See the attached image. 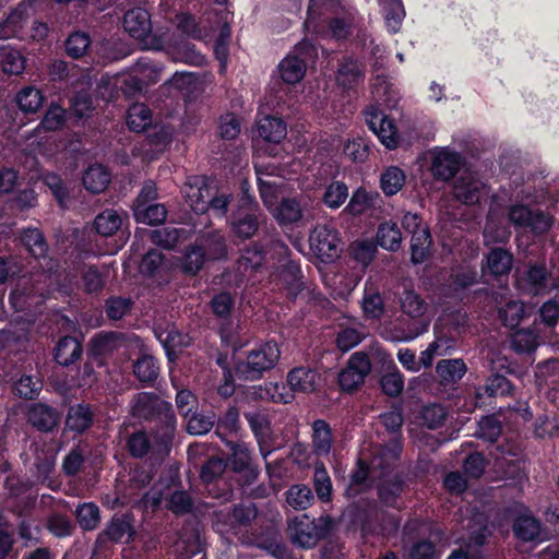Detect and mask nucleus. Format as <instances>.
<instances>
[{"label": "nucleus", "mask_w": 559, "mask_h": 559, "mask_svg": "<svg viewBox=\"0 0 559 559\" xmlns=\"http://www.w3.org/2000/svg\"><path fill=\"white\" fill-rule=\"evenodd\" d=\"M126 32L136 39L145 49L159 50L167 47V37L157 36L151 31L150 13L145 9H131L124 14Z\"/></svg>", "instance_id": "nucleus-3"}, {"label": "nucleus", "mask_w": 559, "mask_h": 559, "mask_svg": "<svg viewBox=\"0 0 559 559\" xmlns=\"http://www.w3.org/2000/svg\"><path fill=\"white\" fill-rule=\"evenodd\" d=\"M278 289L285 288L290 297H296L302 290V282L300 281V269L287 262L282 270L273 276L272 280Z\"/></svg>", "instance_id": "nucleus-15"}, {"label": "nucleus", "mask_w": 559, "mask_h": 559, "mask_svg": "<svg viewBox=\"0 0 559 559\" xmlns=\"http://www.w3.org/2000/svg\"><path fill=\"white\" fill-rule=\"evenodd\" d=\"M246 418L260 445L263 457L271 453V442L275 435L271 416L264 412L247 413Z\"/></svg>", "instance_id": "nucleus-9"}, {"label": "nucleus", "mask_w": 559, "mask_h": 559, "mask_svg": "<svg viewBox=\"0 0 559 559\" xmlns=\"http://www.w3.org/2000/svg\"><path fill=\"white\" fill-rule=\"evenodd\" d=\"M270 213L278 224L285 225L300 221L304 210L298 199H282Z\"/></svg>", "instance_id": "nucleus-17"}, {"label": "nucleus", "mask_w": 559, "mask_h": 559, "mask_svg": "<svg viewBox=\"0 0 559 559\" xmlns=\"http://www.w3.org/2000/svg\"><path fill=\"white\" fill-rule=\"evenodd\" d=\"M64 110L59 106H51L41 122L39 131H57L64 124Z\"/></svg>", "instance_id": "nucleus-59"}, {"label": "nucleus", "mask_w": 559, "mask_h": 559, "mask_svg": "<svg viewBox=\"0 0 559 559\" xmlns=\"http://www.w3.org/2000/svg\"><path fill=\"white\" fill-rule=\"evenodd\" d=\"M122 225L121 215L115 210L103 211L94 219V228L97 234L105 237L115 235Z\"/></svg>", "instance_id": "nucleus-30"}, {"label": "nucleus", "mask_w": 559, "mask_h": 559, "mask_svg": "<svg viewBox=\"0 0 559 559\" xmlns=\"http://www.w3.org/2000/svg\"><path fill=\"white\" fill-rule=\"evenodd\" d=\"M287 385L295 392L308 394L314 392L320 382V376L316 370L307 367H297L287 373Z\"/></svg>", "instance_id": "nucleus-12"}, {"label": "nucleus", "mask_w": 559, "mask_h": 559, "mask_svg": "<svg viewBox=\"0 0 559 559\" xmlns=\"http://www.w3.org/2000/svg\"><path fill=\"white\" fill-rule=\"evenodd\" d=\"M16 103L23 112H36L43 106L44 96L37 88L27 86L17 93Z\"/></svg>", "instance_id": "nucleus-34"}, {"label": "nucleus", "mask_w": 559, "mask_h": 559, "mask_svg": "<svg viewBox=\"0 0 559 559\" xmlns=\"http://www.w3.org/2000/svg\"><path fill=\"white\" fill-rule=\"evenodd\" d=\"M348 195V190L345 183L341 181H333L328 186L323 194V202L330 209L340 207Z\"/></svg>", "instance_id": "nucleus-48"}, {"label": "nucleus", "mask_w": 559, "mask_h": 559, "mask_svg": "<svg viewBox=\"0 0 559 559\" xmlns=\"http://www.w3.org/2000/svg\"><path fill=\"white\" fill-rule=\"evenodd\" d=\"M378 252L377 246L367 239L355 240L349 245L348 253L362 267L369 265Z\"/></svg>", "instance_id": "nucleus-29"}, {"label": "nucleus", "mask_w": 559, "mask_h": 559, "mask_svg": "<svg viewBox=\"0 0 559 559\" xmlns=\"http://www.w3.org/2000/svg\"><path fill=\"white\" fill-rule=\"evenodd\" d=\"M314 498L311 489L305 485L292 486L286 492V501L295 510L308 509Z\"/></svg>", "instance_id": "nucleus-35"}, {"label": "nucleus", "mask_w": 559, "mask_h": 559, "mask_svg": "<svg viewBox=\"0 0 559 559\" xmlns=\"http://www.w3.org/2000/svg\"><path fill=\"white\" fill-rule=\"evenodd\" d=\"M401 452V447L394 442L393 447L376 454L371 460V467L364 465V460L358 461L357 469L350 476V488L360 486L369 475L385 477L380 485V497L386 504H393L395 497L402 491V483L394 475L390 477V467L394 464Z\"/></svg>", "instance_id": "nucleus-1"}, {"label": "nucleus", "mask_w": 559, "mask_h": 559, "mask_svg": "<svg viewBox=\"0 0 559 559\" xmlns=\"http://www.w3.org/2000/svg\"><path fill=\"white\" fill-rule=\"evenodd\" d=\"M90 45V38L84 33H73L67 40V51L74 58L82 57Z\"/></svg>", "instance_id": "nucleus-60"}, {"label": "nucleus", "mask_w": 559, "mask_h": 559, "mask_svg": "<svg viewBox=\"0 0 559 559\" xmlns=\"http://www.w3.org/2000/svg\"><path fill=\"white\" fill-rule=\"evenodd\" d=\"M78 523L84 530H93L97 526L99 521L98 508L93 503H83L78 507L76 511Z\"/></svg>", "instance_id": "nucleus-50"}, {"label": "nucleus", "mask_w": 559, "mask_h": 559, "mask_svg": "<svg viewBox=\"0 0 559 559\" xmlns=\"http://www.w3.org/2000/svg\"><path fill=\"white\" fill-rule=\"evenodd\" d=\"M27 17V7L20 4L9 14L5 21L0 24V38L21 37Z\"/></svg>", "instance_id": "nucleus-21"}, {"label": "nucleus", "mask_w": 559, "mask_h": 559, "mask_svg": "<svg viewBox=\"0 0 559 559\" xmlns=\"http://www.w3.org/2000/svg\"><path fill=\"white\" fill-rule=\"evenodd\" d=\"M81 356V345L76 338L71 336L62 337L57 346L55 357L59 365L69 366Z\"/></svg>", "instance_id": "nucleus-27"}, {"label": "nucleus", "mask_w": 559, "mask_h": 559, "mask_svg": "<svg viewBox=\"0 0 559 559\" xmlns=\"http://www.w3.org/2000/svg\"><path fill=\"white\" fill-rule=\"evenodd\" d=\"M365 121L370 130L378 135L380 141L388 148H395L399 144L397 130L393 121L377 108H369L365 111Z\"/></svg>", "instance_id": "nucleus-6"}, {"label": "nucleus", "mask_w": 559, "mask_h": 559, "mask_svg": "<svg viewBox=\"0 0 559 559\" xmlns=\"http://www.w3.org/2000/svg\"><path fill=\"white\" fill-rule=\"evenodd\" d=\"M344 154L354 162H364L369 155V146L361 138H355L345 144Z\"/></svg>", "instance_id": "nucleus-57"}, {"label": "nucleus", "mask_w": 559, "mask_h": 559, "mask_svg": "<svg viewBox=\"0 0 559 559\" xmlns=\"http://www.w3.org/2000/svg\"><path fill=\"white\" fill-rule=\"evenodd\" d=\"M366 333L357 328H342L336 334V345L342 352H347L359 344Z\"/></svg>", "instance_id": "nucleus-49"}, {"label": "nucleus", "mask_w": 559, "mask_h": 559, "mask_svg": "<svg viewBox=\"0 0 559 559\" xmlns=\"http://www.w3.org/2000/svg\"><path fill=\"white\" fill-rule=\"evenodd\" d=\"M554 223L552 214L538 207L526 206V230L533 235H543L549 230Z\"/></svg>", "instance_id": "nucleus-24"}, {"label": "nucleus", "mask_w": 559, "mask_h": 559, "mask_svg": "<svg viewBox=\"0 0 559 559\" xmlns=\"http://www.w3.org/2000/svg\"><path fill=\"white\" fill-rule=\"evenodd\" d=\"M558 287V282L545 266L534 265L526 272V293L544 295Z\"/></svg>", "instance_id": "nucleus-14"}, {"label": "nucleus", "mask_w": 559, "mask_h": 559, "mask_svg": "<svg viewBox=\"0 0 559 559\" xmlns=\"http://www.w3.org/2000/svg\"><path fill=\"white\" fill-rule=\"evenodd\" d=\"M0 66L5 73L20 74L24 71L25 60L19 51L0 47Z\"/></svg>", "instance_id": "nucleus-41"}, {"label": "nucleus", "mask_w": 559, "mask_h": 559, "mask_svg": "<svg viewBox=\"0 0 559 559\" xmlns=\"http://www.w3.org/2000/svg\"><path fill=\"white\" fill-rule=\"evenodd\" d=\"M28 420L37 429L49 431L58 423V413L46 404H33L27 414Z\"/></svg>", "instance_id": "nucleus-19"}, {"label": "nucleus", "mask_w": 559, "mask_h": 559, "mask_svg": "<svg viewBox=\"0 0 559 559\" xmlns=\"http://www.w3.org/2000/svg\"><path fill=\"white\" fill-rule=\"evenodd\" d=\"M310 248L322 261H334L341 253V238L336 229L328 225H318L310 235Z\"/></svg>", "instance_id": "nucleus-4"}, {"label": "nucleus", "mask_w": 559, "mask_h": 559, "mask_svg": "<svg viewBox=\"0 0 559 559\" xmlns=\"http://www.w3.org/2000/svg\"><path fill=\"white\" fill-rule=\"evenodd\" d=\"M134 374L141 382H151L157 376V367L151 356H142L134 364Z\"/></svg>", "instance_id": "nucleus-53"}, {"label": "nucleus", "mask_w": 559, "mask_h": 559, "mask_svg": "<svg viewBox=\"0 0 559 559\" xmlns=\"http://www.w3.org/2000/svg\"><path fill=\"white\" fill-rule=\"evenodd\" d=\"M431 247V236L427 227L413 230L411 239V257L413 263H421L429 254Z\"/></svg>", "instance_id": "nucleus-25"}, {"label": "nucleus", "mask_w": 559, "mask_h": 559, "mask_svg": "<svg viewBox=\"0 0 559 559\" xmlns=\"http://www.w3.org/2000/svg\"><path fill=\"white\" fill-rule=\"evenodd\" d=\"M383 299L379 293H367L362 298V312L365 318L379 319L383 314Z\"/></svg>", "instance_id": "nucleus-54"}, {"label": "nucleus", "mask_w": 559, "mask_h": 559, "mask_svg": "<svg viewBox=\"0 0 559 559\" xmlns=\"http://www.w3.org/2000/svg\"><path fill=\"white\" fill-rule=\"evenodd\" d=\"M152 243L170 249L176 246L179 240V231L176 228H162L150 231Z\"/></svg>", "instance_id": "nucleus-55"}, {"label": "nucleus", "mask_w": 559, "mask_h": 559, "mask_svg": "<svg viewBox=\"0 0 559 559\" xmlns=\"http://www.w3.org/2000/svg\"><path fill=\"white\" fill-rule=\"evenodd\" d=\"M230 203V194L224 191H217L213 187L211 198L209 199V207L216 217H224L227 212V205Z\"/></svg>", "instance_id": "nucleus-56"}, {"label": "nucleus", "mask_w": 559, "mask_h": 559, "mask_svg": "<svg viewBox=\"0 0 559 559\" xmlns=\"http://www.w3.org/2000/svg\"><path fill=\"white\" fill-rule=\"evenodd\" d=\"M204 257L209 260H221L226 255L225 240L218 233L210 234L201 247Z\"/></svg>", "instance_id": "nucleus-46"}, {"label": "nucleus", "mask_w": 559, "mask_h": 559, "mask_svg": "<svg viewBox=\"0 0 559 559\" xmlns=\"http://www.w3.org/2000/svg\"><path fill=\"white\" fill-rule=\"evenodd\" d=\"M213 187L212 183L202 177L189 179L183 188L186 201L195 212H205L209 207V199L212 195Z\"/></svg>", "instance_id": "nucleus-10"}, {"label": "nucleus", "mask_w": 559, "mask_h": 559, "mask_svg": "<svg viewBox=\"0 0 559 559\" xmlns=\"http://www.w3.org/2000/svg\"><path fill=\"white\" fill-rule=\"evenodd\" d=\"M362 78L364 70H361V64L356 61L345 60L338 68L337 82L344 87H350Z\"/></svg>", "instance_id": "nucleus-42"}, {"label": "nucleus", "mask_w": 559, "mask_h": 559, "mask_svg": "<svg viewBox=\"0 0 559 559\" xmlns=\"http://www.w3.org/2000/svg\"><path fill=\"white\" fill-rule=\"evenodd\" d=\"M133 213L136 222L147 225L160 224L167 217V209L159 203L134 204Z\"/></svg>", "instance_id": "nucleus-23"}, {"label": "nucleus", "mask_w": 559, "mask_h": 559, "mask_svg": "<svg viewBox=\"0 0 559 559\" xmlns=\"http://www.w3.org/2000/svg\"><path fill=\"white\" fill-rule=\"evenodd\" d=\"M332 447L331 430L323 420L313 424V448L318 455H329Z\"/></svg>", "instance_id": "nucleus-40"}, {"label": "nucleus", "mask_w": 559, "mask_h": 559, "mask_svg": "<svg viewBox=\"0 0 559 559\" xmlns=\"http://www.w3.org/2000/svg\"><path fill=\"white\" fill-rule=\"evenodd\" d=\"M404 183L405 174L401 168L396 166L388 167L380 178L381 189L386 195L397 194L404 187Z\"/></svg>", "instance_id": "nucleus-31"}, {"label": "nucleus", "mask_w": 559, "mask_h": 559, "mask_svg": "<svg viewBox=\"0 0 559 559\" xmlns=\"http://www.w3.org/2000/svg\"><path fill=\"white\" fill-rule=\"evenodd\" d=\"M151 111L144 104H134L129 108L127 122L132 131H144L151 124Z\"/></svg>", "instance_id": "nucleus-39"}, {"label": "nucleus", "mask_w": 559, "mask_h": 559, "mask_svg": "<svg viewBox=\"0 0 559 559\" xmlns=\"http://www.w3.org/2000/svg\"><path fill=\"white\" fill-rule=\"evenodd\" d=\"M157 338L163 344L164 348H166V354H168V359L170 360H174L173 356L177 347H183L189 344L187 337L174 330V328L166 332L157 333Z\"/></svg>", "instance_id": "nucleus-47"}, {"label": "nucleus", "mask_w": 559, "mask_h": 559, "mask_svg": "<svg viewBox=\"0 0 559 559\" xmlns=\"http://www.w3.org/2000/svg\"><path fill=\"white\" fill-rule=\"evenodd\" d=\"M22 242L35 258H43L47 252V247L41 233L38 229H26L22 234Z\"/></svg>", "instance_id": "nucleus-45"}, {"label": "nucleus", "mask_w": 559, "mask_h": 559, "mask_svg": "<svg viewBox=\"0 0 559 559\" xmlns=\"http://www.w3.org/2000/svg\"><path fill=\"white\" fill-rule=\"evenodd\" d=\"M258 133L267 142L280 143L286 136V124L280 118L264 117L259 121Z\"/></svg>", "instance_id": "nucleus-22"}, {"label": "nucleus", "mask_w": 559, "mask_h": 559, "mask_svg": "<svg viewBox=\"0 0 559 559\" xmlns=\"http://www.w3.org/2000/svg\"><path fill=\"white\" fill-rule=\"evenodd\" d=\"M292 539L305 548L317 543L318 532L314 523L307 516L295 518L288 524Z\"/></svg>", "instance_id": "nucleus-13"}, {"label": "nucleus", "mask_w": 559, "mask_h": 559, "mask_svg": "<svg viewBox=\"0 0 559 559\" xmlns=\"http://www.w3.org/2000/svg\"><path fill=\"white\" fill-rule=\"evenodd\" d=\"M14 390L16 394L22 397L33 399L38 394V390H40V382L32 377L25 376L15 383Z\"/></svg>", "instance_id": "nucleus-63"}, {"label": "nucleus", "mask_w": 559, "mask_h": 559, "mask_svg": "<svg viewBox=\"0 0 559 559\" xmlns=\"http://www.w3.org/2000/svg\"><path fill=\"white\" fill-rule=\"evenodd\" d=\"M313 483L318 498L323 502H329L332 496V481L322 463L316 465Z\"/></svg>", "instance_id": "nucleus-44"}, {"label": "nucleus", "mask_w": 559, "mask_h": 559, "mask_svg": "<svg viewBox=\"0 0 559 559\" xmlns=\"http://www.w3.org/2000/svg\"><path fill=\"white\" fill-rule=\"evenodd\" d=\"M388 29L391 33L400 31L405 11L401 0H380Z\"/></svg>", "instance_id": "nucleus-32"}, {"label": "nucleus", "mask_w": 559, "mask_h": 559, "mask_svg": "<svg viewBox=\"0 0 559 559\" xmlns=\"http://www.w3.org/2000/svg\"><path fill=\"white\" fill-rule=\"evenodd\" d=\"M106 534L115 542H128L131 536V526L127 520H112Z\"/></svg>", "instance_id": "nucleus-61"}, {"label": "nucleus", "mask_w": 559, "mask_h": 559, "mask_svg": "<svg viewBox=\"0 0 559 559\" xmlns=\"http://www.w3.org/2000/svg\"><path fill=\"white\" fill-rule=\"evenodd\" d=\"M401 309L412 319L424 317L427 304L413 290H407L401 297Z\"/></svg>", "instance_id": "nucleus-43"}, {"label": "nucleus", "mask_w": 559, "mask_h": 559, "mask_svg": "<svg viewBox=\"0 0 559 559\" xmlns=\"http://www.w3.org/2000/svg\"><path fill=\"white\" fill-rule=\"evenodd\" d=\"M92 423V413L85 405H75L70 407L67 416V427L70 430L82 432L90 427Z\"/></svg>", "instance_id": "nucleus-37"}, {"label": "nucleus", "mask_w": 559, "mask_h": 559, "mask_svg": "<svg viewBox=\"0 0 559 559\" xmlns=\"http://www.w3.org/2000/svg\"><path fill=\"white\" fill-rule=\"evenodd\" d=\"M510 236L509 230L499 225L492 217H489L484 228V242L485 245H493L504 242Z\"/></svg>", "instance_id": "nucleus-52"}, {"label": "nucleus", "mask_w": 559, "mask_h": 559, "mask_svg": "<svg viewBox=\"0 0 559 559\" xmlns=\"http://www.w3.org/2000/svg\"><path fill=\"white\" fill-rule=\"evenodd\" d=\"M381 384L384 393L391 396L399 395L404 388L403 377L396 369L383 376Z\"/></svg>", "instance_id": "nucleus-62"}, {"label": "nucleus", "mask_w": 559, "mask_h": 559, "mask_svg": "<svg viewBox=\"0 0 559 559\" xmlns=\"http://www.w3.org/2000/svg\"><path fill=\"white\" fill-rule=\"evenodd\" d=\"M437 372L444 382H456L466 372V366L461 359H443L437 365Z\"/></svg>", "instance_id": "nucleus-38"}, {"label": "nucleus", "mask_w": 559, "mask_h": 559, "mask_svg": "<svg viewBox=\"0 0 559 559\" xmlns=\"http://www.w3.org/2000/svg\"><path fill=\"white\" fill-rule=\"evenodd\" d=\"M453 193L460 202L475 204L486 194V188L472 174H464L455 180Z\"/></svg>", "instance_id": "nucleus-11"}, {"label": "nucleus", "mask_w": 559, "mask_h": 559, "mask_svg": "<svg viewBox=\"0 0 559 559\" xmlns=\"http://www.w3.org/2000/svg\"><path fill=\"white\" fill-rule=\"evenodd\" d=\"M501 319L504 326L510 331H514V335H520L522 332V321L524 317V304L512 301L509 302L501 311Z\"/></svg>", "instance_id": "nucleus-33"}, {"label": "nucleus", "mask_w": 559, "mask_h": 559, "mask_svg": "<svg viewBox=\"0 0 559 559\" xmlns=\"http://www.w3.org/2000/svg\"><path fill=\"white\" fill-rule=\"evenodd\" d=\"M257 174L262 202L265 207L271 211L280 202L278 198L282 194V182L263 179L260 167H257Z\"/></svg>", "instance_id": "nucleus-28"}, {"label": "nucleus", "mask_w": 559, "mask_h": 559, "mask_svg": "<svg viewBox=\"0 0 559 559\" xmlns=\"http://www.w3.org/2000/svg\"><path fill=\"white\" fill-rule=\"evenodd\" d=\"M382 202L377 191L358 188L350 195L345 211L353 216L373 215L381 209Z\"/></svg>", "instance_id": "nucleus-8"}, {"label": "nucleus", "mask_w": 559, "mask_h": 559, "mask_svg": "<svg viewBox=\"0 0 559 559\" xmlns=\"http://www.w3.org/2000/svg\"><path fill=\"white\" fill-rule=\"evenodd\" d=\"M111 180L110 173L102 165L90 166L82 178L84 188L91 193H102L109 186Z\"/></svg>", "instance_id": "nucleus-18"}, {"label": "nucleus", "mask_w": 559, "mask_h": 559, "mask_svg": "<svg viewBox=\"0 0 559 559\" xmlns=\"http://www.w3.org/2000/svg\"><path fill=\"white\" fill-rule=\"evenodd\" d=\"M187 417V429L189 433L201 436L207 433L214 425L213 415L189 414Z\"/></svg>", "instance_id": "nucleus-51"}, {"label": "nucleus", "mask_w": 559, "mask_h": 559, "mask_svg": "<svg viewBox=\"0 0 559 559\" xmlns=\"http://www.w3.org/2000/svg\"><path fill=\"white\" fill-rule=\"evenodd\" d=\"M377 240L381 248L388 251H397L402 243V233L394 222L382 223L377 233Z\"/></svg>", "instance_id": "nucleus-26"}, {"label": "nucleus", "mask_w": 559, "mask_h": 559, "mask_svg": "<svg viewBox=\"0 0 559 559\" xmlns=\"http://www.w3.org/2000/svg\"><path fill=\"white\" fill-rule=\"evenodd\" d=\"M231 229L240 238H250L258 229V221L252 214H246L245 217L231 222Z\"/></svg>", "instance_id": "nucleus-58"}, {"label": "nucleus", "mask_w": 559, "mask_h": 559, "mask_svg": "<svg viewBox=\"0 0 559 559\" xmlns=\"http://www.w3.org/2000/svg\"><path fill=\"white\" fill-rule=\"evenodd\" d=\"M259 396L262 400H270L275 403H289L294 399L292 389L282 383L267 382L260 386Z\"/></svg>", "instance_id": "nucleus-36"}, {"label": "nucleus", "mask_w": 559, "mask_h": 559, "mask_svg": "<svg viewBox=\"0 0 559 559\" xmlns=\"http://www.w3.org/2000/svg\"><path fill=\"white\" fill-rule=\"evenodd\" d=\"M280 348L275 342H265L253 347L246 359L236 366L237 374L245 380H258L273 369L280 359Z\"/></svg>", "instance_id": "nucleus-2"}, {"label": "nucleus", "mask_w": 559, "mask_h": 559, "mask_svg": "<svg viewBox=\"0 0 559 559\" xmlns=\"http://www.w3.org/2000/svg\"><path fill=\"white\" fill-rule=\"evenodd\" d=\"M461 165V155L448 147L438 148L432 152L430 170L438 180H450L457 173Z\"/></svg>", "instance_id": "nucleus-7"}, {"label": "nucleus", "mask_w": 559, "mask_h": 559, "mask_svg": "<svg viewBox=\"0 0 559 559\" xmlns=\"http://www.w3.org/2000/svg\"><path fill=\"white\" fill-rule=\"evenodd\" d=\"M299 50L300 48H295V52ZM277 71L285 83L295 84L304 79L307 64L305 60L299 59L296 53H290L281 61Z\"/></svg>", "instance_id": "nucleus-16"}, {"label": "nucleus", "mask_w": 559, "mask_h": 559, "mask_svg": "<svg viewBox=\"0 0 559 559\" xmlns=\"http://www.w3.org/2000/svg\"><path fill=\"white\" fill-rule=\"evenodd\" d=\"M513 265V258L510 252L501 248H496L486 257L484 273L493 276H502L508 274Z\"/></svg>", "instance_id": "nucleus-20"}, {"label": "nucleus", "mask_w": 559, "mask_h": 559, "mask_svg": "<svg viewBox=\"0 0 559 559\" xmlns=\"http://www.w3.org/2000/svg\"><path fill=\"white\" fill-rule=\"evenodd\" d=\"M370 371L371 362L368 356L362 352H356L349 357L347 366L338 374L340 386L349 392V390L361 385Z\"/></svg>", "instance_id": "nucleus-5"}, {"label": "nucleus", "mask_w": 559, "mask_h": 559, "mask_svg": "<svg viewBox=\"0 0 559 559\" xmlns=\"http://www.w3.org/2000/svg\"><path fill=\"white\" fill-rule=\"evenodd\" d=\"M204 259V252L200 247L192 248L185 255L182 267L186 272L193 274L202 266Z\"/></svg>", "instance_id": "nucleus-64"}]
</instances>
